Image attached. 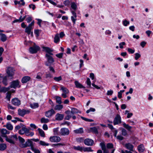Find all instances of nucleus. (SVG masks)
Returning <instances> with one entry per match:
<instances>
[{
  "instance_id": "obj_1",
  "label": "nucleus",
  "mask_w": 153,
  "mask_h": 153,
  "mask_svg": "<svg viewBox=\"0 0 153 153\" xmlns=\"http://www.w3.org/2000/svg\"><path fill=\"white\" fill-rule=\"evenodd\" d=\"M122 122L121 118L119 114H117L114 117L113 120V124L114 125H118Z\"/></svg>"
},
{
  "instance_id": "obj_2",
  "label": "nucleus",
  "mask_w": 153,
  "mask_h": 153,
  "mask_svg": "<svg viewBox=\"0 0 153 153\" xmlns=\"http://www.w3.org/2000/svg\"><path fill=\"white\" fill-rule=\"evenodd\" d=\"M30 111L28 110L21 109L19 108L18 110V114L22 117H24L25 114H29Z\"/></svg>"
},
{
  "instance_id": "obj_3",
  "label": "nucleus",
  "mask_w": 153,
  "mask_h": 153,
  "mask_svg": "<svg viewBox=\"0 0 153 153\" xmlns=\"http://www.w3.org/2000/svg\"><path fill=\"white\" fill-rule=\"evenodd\" d=\"M60 135L62 136L68 135L69 133V131L67 128H62L59 132Z\"/></svg>"
},
{
  "instance_id": "obj_4",
  "label": "nucleus",
  "mask_w": 153,
  "mask_h": 153,
  "mask_svg": "<svg viewBox=\"0 0 153 153\" xmlns=\"http://www.w3.org/2000/svg\"><path fill=\"white\" fill-rule=\"evenodd\" d=\"M15 70L13 68L10 67L7 70V73L9 77H12L14 74Z\"/></svg>"
},
{
  "instance_id": "obj_5",
  "label": "nucleus",
  "mask_w": 153,
  "mask_h": 153,
  "mask_svg": "<svg viewBox=\"0 0 153 153\" xmlns=\"http://www.w3.org/2000/svg\"><path fill=\"white\" fill-rule=\"evenodd\" d=\"M40 49V48L38 46L34 45L30 47L29 49V51L31 53H36Z\"/></svg>"
},
{
  "instance_id": "obj_6",
  "label": "nucleus",
  "mask_w": 153,
  "mask_h": 153,
  "mask_svg": "<svg viewBox=\"0 0 153 153\" xmlns=\"http://www.w3.org/2000/svg\"><path fill=\"white\" fill-rule=\"evenodd\" d=\"M32 142L30 140H28L25 143H21L20 146L22 148H25L28 146H30L31 148L33 147Z\"/></svg>"
},
{
  "instance_id": "obj_7",
  "label": "nucleus",
  "mask_w": 153,
  "mask_h": 153,
  "mask_svg": "<svg viewBox=\"0 0 153 153\" xmlns=\"http://www.w3.org/2000/svg\"><path fill=\"white\" fill-rule=\"evenodd\" d=\"M10 133V132L5 128H0V134L2 137H7V134Z\"/></svg>"
},
{
  "instance_id": "obj_8",
  "label": "nucleus",
  "mask_w": 153,
  "mask_h": 153,
  "mask_svg": "<svg viewBox=\"0 0 153 153\" xmlns=\"http://www.w3.org/2000/svg\"><path fill=\"white\" fill-rule=\"evenodd\" d=\"M50 141L52 142L57 143L61 140L60 138L58 136H53L49 138Z\"/></svg>"
},
{
  "instance_id": "obj_9",
  "label": "nucleus",
  "mask_w": 153,
  "mask_h": 153,
  "mask_svg": "<svg viewBox=\"0 0 153 153\" xmlns=\"http://www.w3.org/2000/svg\"><path fill=\"white\" fill-rule=\"evenodd\" d=\"M19 82L18 80L13 81L11 82L10 85V87L15 88L17 87H20L19 85Z\"/></svg>"
},
{
  "instance_id": "obj_10",
  "label": "nucleus",
  "mask_w": 153,
  "mask_h": 153,
  "mask_svg": "<svg viewBox=\"0 0 153 153\" xmlns=\"http://www.w3.org/2000/svg\"><path fill=\"white\" fill-rule=\"evenodd\" d=\"M12 104L15 106H19L21 104V101L18 98H15L11 100Z\"/></svg>"
},
{
  "instance_id": "obj_11",
  "label": "nucleus",
  "mask_w": 153,
  "mask_h": 153,
  "mask_svg": "<svg viewBox=\"0 0 153 153\" xmlns=\"http://www.w3.org/2000/svg\"><path fill=\"white\" fill-rule=\"evenodd\" d=\"M71 12L73 15L71 17V19L74 25L76 23V14L74 11L71 10Z\"/></svg>"
},
{
  "instance_id": "obj_12",
  "label": "nucleus",
  "mask_w": 153,
  "mask_h": 153,
  "mask_svg": "<svg viewBox=\"0 0 153 153\" xmlns=\"http://www.w3.org/2000/svg\"><path fill=\"white\" fill-rule=\"evenodd\" d=\"M84 144L87 146H92L94 143V141L90 139L87 138L84 140Z\"/></svg>"
},
{
  "instance_id": "obj_13",
  "label": "nucleus",
  "mask_w": 153,
  "mask_h": 153,
  "mask_svg": "<svg viewBox=\"0 0 153 153\" xmlns=\"http://www.w3.org/2000/svg\"><path fill=\"white\" fill-rule=\"evenodd\" d=\"M55 114V111L53 109H52L50 110L46 111L45 113V116L48 117H50L53 114Z\"/></svg>"
},
{
  "instance_id": "obj_14",
  "label": "nucleus",
  "mask_w": 153,
  "mask_h": 153,
  "mask_svg": "<svg viewBox=\"0 0 153 153\" xmlns=\"http://www.w3.org/2000/svg\"><path fill=\"white\" fill-rule=\"evenodd\" d=\"M65 113L67 115L65 116V120H69L70 118L72 117L74 115L70 110H68L66 111Z\"/></svg>"
},
{
  "instance_id": "obj_15",
  "label": "nucleus",
  "mask_w": 153,
  "mask_h": 153,
  "mask_svg": "<svg viewBox=\"0 0 153 153\" xmlns=\"http://www.w3.org/2000/svg\"><path fill=\"white\" fill-rule=\"evenodd\" d=\"M52 55L46 54L45 56L47 58L48 62L50 63H52L54 62V60L52 57Z\"/></svg>"
},
{
  "instance_id": "obj_16",
  "label": "nucleus",
  "mask_w": 153,
  "mask_h": 153,
  "mask_svg": "<svg viewBox=\"0 0 153 153\" xmlns=\"http://www.w3.org/2000/svg\"><path fill=\"white\" fill-rule=\"evenodd\" d=\"M125 148L130 151L134 152L133 150L134 146L130 143H128L125 144Z\"/></svg>"
},
{
  "instance_id": "obj_17",
  "label": "nucleus",
  "mask_w": 153,
  "mask_h": 153,
  "mask_svg": "<svg viewBox=\"0 0 153 153\" xmlns=\"http://www.w3.org/2000/svg\"><path fill=\"white\" fill-rule=\"evenodd\" d=\"M73 132L76 134H82L83 133L84 131L82 128H80L74 130Z\"/></svg>"
},
{
  "instance_id": "obj_18",
  "label": "nucleus",
  "mask_w": 153,
  "mask_h": 153,
  "mask_svg": "<svg viewBox=\"0 0 153 153\" xmlns=\"http://www.w3.org/2000/svg\"><path fill=\"white\" fill-rule=\"evenodd\" d=\"M43 48L45 51L47 53L46 54H51L53 55V54L52 53L53 51L50 48L47 47H43Z\"/></svg>"
},
{
  "instance_id": "obj_19",
  "label": "nucleus",
  "mask_w": 153,
  "mask_h": 153,
  "mask_svg": "<svg viewBox=\"0 0 153 153\" xmlns=\"http://www.w3.org/2000/svg\"><path fill=\"white\" fill-rule=\"evenodd\" d=\"M56 119L57 120H62L64 117V115L62 114H57L56 115Z\"/></svg>"
},
{
  "instance_id": "obj_20",
  "label": "nucleus",
  "mask_w": 153,
  "mask_h": 153,
  "mask_svg": "<svg viewBox=\"0 0 153 153\" xmlns=\"http://www.w3.org/2000/svg\"><path fill=\"white\" fill-rule=\"evenodd\" d=\"M137 149L139 152L140 153L143 152L145 150L143 145L142 144L138 146Z\"/></svg>"
},
{
  "instance_id": "obj_21",
  "label": "nucleus",
  "mask_w": 153,
  "mask_h": 153,
  "mask_svg": "<svg viewBox=\"0 0 153 153\" xmlns=\"http://www.w3.org/2000/svg\"><path fill=\"white\" fill-rule=\"evenodd\" d=\"M33 29V28L29 27L27 26V27L25 29V32L27 33L28 35L30 34V33L32 35H33V32H31V30Z\"/></svg>"
},
{
  "instance_id": "obj_22",
  "label": "nucleus",
  "mask_w": 153,
  "mask_h": 153,
  "mask_svg": "<svg viewBox=\"0 0 153 153\" xmlns=\"http://www.w3.org/2000/svg\"><path fill=\"white\" fill-rule=\"evenodd\" d=\"M30 79V77L29 76H25L23 77L22 80V83H26L29 81Z\"/></svg>"
},
{
  "instance_id": "obj_23",
  "label": "nucleus",
  "mask_w": 153,
  "mask_h": 153,
  "mask_svg": "<svg viewBox=\"0 0 153 153\" xmlns=\"http://www.w3.org/2000/svg\"><path fill=\"white\" fill-rule=\"evenodd\" d=\"M75 84L76 87L77 88H85V87L83 86L81 83H79L78 81H76L74 82Z\"/></svg>"
},
{
  "instance_id": "obj_24",
  "label": "nucleus",
  "mask_w": 153,
  "mask_h": 153,
  "mask_svg": "<svg viewBox=\"0 0 153 153\" xmlns=\"http://www.w3.org/2000/svg\"><path fill=\"white\" fill-rule=\"evenodd\" d=\"M0 39L3 42H5L7 39L6 35L3 33H0Z\"/></svg>"
},
{
  "instance_id": "obj_25",
  "label": "nucleus",
  "mask_w": 153,
  "mask_h": 153,
  "mask_svg": "<svg viewBox=\"0 0 153 153\" xmlns=\"http://www.w3.org/2000/svg\"><path fill=\"white\" fill-rule=\"evenodd\" d=\"M59 34L58 33L56 34L54 38V42L56 43H57L60 41V38L59 37Z\"/></svg>"
},
{
  "instance_id": "obj_26",
  "label": "nucleus",
  "mask_w": 153,
  "mask_h": 153,
  "mask_svg": "<svg viewBox=\"0 0 153 153\" xmlns=\"http://www.w3.org/2000/svg\"><path fill=\"white\" fill-rule=\"evenodd\" d=\"M122 125L123 126L129 131H130L132 128V127L129 126L128 124H126L124 122H123Z\"/></svg>"
},
{
  "instance_id": "obj_27",
  "label": "nucleus",
  "mask_w": 153,
  "mask_h": 153,
  "mask_svg": "<svg viewBox=\"0 0 153 153\" xmlns=\"http://www.w3.org/2000/svg\"><path fill=\"white\" fill-rule=\"evenodd\" d=\"M4 127H6V128L9 130H12L13 129V126L10 123H8L6 125H4Z\"/></svg>"
},
{
  "instance_id": "obj_28",
  "label": "nucleus",
  "mask_w": 153,
  "mask_h": 153,
  "mask_svg": "<svg viewBox=\"0 0 153 153\" xmlns=\"http://www.w3.org/2000/svg\"><path fill=\"white\" fill-rule=\"evenodd\" d=\"M73 148L75 150L79 151L81 152L82 151L83 147L80 146H73Z\"/></svg>"
},
{
  "instance_id": "obj_29",
  "label": "nucleus",
  "mask_w": 153,
  "mask_h": 153,
  "mask_svg": "<svg viewBox=\"0 0 153 153\" xmlns=\"http://www.w3.org/2000/svg\"><path fill=\"white\" fill-rule=\"evenodd\" d=\"M38 143L39 145L42 146H48L49 145V143L42 140H40Z\"/></svg>"
},
{
  "instance_id": "obj_30",
  "label": "nucleus",
  "mask_w": 153,
  "mask_h": 153,
  "mask_svg": "<svg viewBox=\"0 0 153 153\" xmlns=\"http://www.w3.org/2000/svg\"><path fill=\"white\" fill-rule=\"evenodd\" d=\"M82 151H83L84 152H93V150H92L91 147H83Z\"/></svg>"
},
{
  "instance_id": "obj_31",
  "label": "nucleus",
  "mask_w": 153,
  "mask_h": 153,
  "mask_svg": "<svg viewBox=\"0 0 153 153\" xmlns=\"http://www.w3.org/2000/svg\"><path fill=\"white\" fill-rule=\"evenodd\" d=\"M30 106L32 108L35 109L38 108L39 106V105L38 103H34L33 104H30Z\"/></svg>"
},
{
  "instance_id": "obj_32",
  "label": "nucleus",
  "mask_w": 153,
  "mask_h": 153,
  "mask_svg": "<svg viewBox=\"0 0 153 153\" xmlns=\"http://www.w3.org/2000/svg\"><path fill=\"white\" fill-rule=\"evenodd\" d=\"M7 148L6 145L4 143L0 144V150L3 151L5 150Z\"/></svg>"
},
{
  "instance_id": "obj_33",
  "label": "nucleus",
  "mask_w": 153,
  "mask_h": 153,
  "mask_svg": "<svg viewBox=\"0 0 153 153\" xmlns=\"http://www.w3.org/2000/svg\"><path fill=\"white\" fill-rule=\"evenodd\" d=\"M38 130L41 136L42 137H45V135L44 131L42 129L39 128H38Z\"/></svg>"
},
{
  "instance_id": "obj_34",
  "label": "nucleus",
  "mask_w": 153,
  "mask_h": 153,
  "mask_svg": "<svg viewBox=\"0 0 153 153\" xmlns=\"http://www.w3.org/2000/svg\"><path fill=\"white\" fill-rule=\"evenodd\" d=\"M14 4L15 5H16L17 4H20L22 5H24L25 4V3L24 0H20V1H14Z\"/></svg>"
},
{
  "instance_id": "obj_35",
  "label": "nucleus",
  "mask_w": 153,
  "mask_h": 153,
  "mask_svg": "<svg viewBox=\"0 0 153 153\" xmlns=\"http://www.w3.org/2000/svg\"><path fill=\"white\" fill-rule=\"evenodd\" d=\"M71 113L74 114L79 113V112L78 110L74 108H71Z\"/></svg>"
},
{
  "instance_id": "obj_36",
  "label": "nucleus",
  "mask_w": 153,
  "mask_h": 153,
  "mask_svg": "<svg viewBox=\"0 0 153 153\" xmlns=\"http://www.w3.org/2000/svg\"><path fill=\"white\" fill-rule=\"evenodd\" d=\"M71 7L74 10H76L77 8L76 4L74 2H72L71 3Z\"/></svg>"
},
{
  "instance_id": "obj_37",
  "label": "nucleus",
  "mask_w": 153,
  "mask_h": 153,
  "mask_svg": "<svg viewBox=\"0 0 153 153\" xmlns=\"http://www.w3.org/2000/svg\"><path fill=\"white\" fill-rule=\"evenodd\" d=\"M63 107V105H56L55 109L59 111L62 109Z\"/></svg>"
},
{
  "instance_id": "obj_38",
  "label": "nucleus",
  "mask_w": 153,
  "mask_h": 153,
  "mask_svg": "<svg viewBox=\"0 0 153 153\" xmlns=\"http://www.w3.org/2000/svg\"><path fill=\"white\" fill-rule=\"evenodd\" d=\"M9 90V89L5 88V87H2L1 88V86L0 85V92H3L4 93H5L7 91Z\"/></svg>"
},
{
  "instance_id": "obj_39",
  "label": "nucleus",
  "mask_w": 153,
  "mask_h": 153,
  "mask_svg": "<svg viewBox=\"0 0 153 153\" xmlns=\"http://www.w3.org/2000/svg\"><path fill=\"white\" fill-rule=\"evenodd\" d=\"M41 121L42 123H46L49 121V120L48 119L42 117L41 119Z\"/></svg>"
},
{
  "instance_id": "obj_40",
  "label": "nucleus",
  "mask_w": 153,
  "mask_h": 153,
  "mask_svg": "<svg viewBox=\"0 0 153 153\" xmlns=\"http://www.w3.org/2000/svg\"><path fill=\"white\" fill-rule=\"evenodd\" d=\"M53 77V75L51 74L49 72H48L45 74V77L46 78H51Z\"/></svg>"
},
{
  "instance_id": "obj_41",
  "label": "nucleus",
  "mask_w": 153,
  "mask_h": 153,
  "mask_svg": "<svg viewBox=\"0 0 153 153\" xmlns=\"http://www.w3.org/2000/svg\"><path fill=\"white\" fill-rule=\"evenodd\" d=\"M61 90H62L63 92L65 94H68L69 92L68 90L66 88H64L63 87H61Z\"/></svg>"
},
{
  "instance_id": "obj_42",
  "label": "nucleus",
  "mask_w": 153,
  "mask_h": 153,
  "mask_svg": "<svg viewBox=\"0 0 153 153\" xmlns=\"http://www.w3.org/2000/svg\"><path fill=\"white\" fill-rule=\"evenodd\" d=\"M2 82L3 84L5 85H7V76H5L4 77H3Z\"/></svg>"
},
{
  "instance_id": "obj_43",
  "label": "nucleus",
  "mask_w": 153,
  "mask_h": 153,
  "mask_svg": "<svg viewBox=\"0 0 153 153\" xmlns=\"http://www.w3.org/2000/svg\"><path fill=\"white\" fill-rule=\"evenodd\" d=\"M56 102L57 103L60 104L62 103L61 99V97L58 96L56 97Z\"/></svg>"
},
{
  "instance_id": "obj_44",
  "label": "nucleus",
  "mask_w": 153,
  "mask_h": 153,
  "mask_svg": "<svg viewBox=\"0 0 153 153\" xmlns=\"http://www.w3.org/2000/svg\"><path fill=\"white\" fill-rule=\"evenodd\" d=\"M100 146L101 147L103 151L106 150V147L105 144L103 143H100Z\"/></svg>"
},
{
  "instance_id": "obj_45",
  "label": "nucleus",
  "mask_w": 153,
  "mask_h": 153,
  "mask_svg": "<svg viewBox=\"0 0 153 153\" xmlns=\"http://www.w3.org/2000/svg\"><path fill=\"white\" fill-rule=\"evenodd\" d=\"M123 24L124 26H127L129 24V22L126 19H125L123 21Z\"/></svg>"
},
{
  "instance_id": "obj_46",
  "label": "nucleus",
  "mask_w": 153,
  "mask_h": 153,
  "mask_svg": "<svg viewBox=\"0 0 153 153\" xmlns=\"http://www.w3.org/2000/svg\"><path fill=\"white\" fill-rule=\"evenodd\" d=\"M63 4L65 6H69L70 4V1L69 0H65L64 1Z\"/></svg>"
},
{
  "instance_id": "obj_47",
  "label": "nucleus",
  "mask_w": 153,
  "mask_h": 153,
  "mask_svg": "<svg viewBox=\"0 0 153 153\" xmlns=\"http://www.w3.org/2000/svg\"><path fill=\"white\" fill-rule=\"evenodd\" d=\"M81 118L83 120H85L86 121L92 122L94 121V120L92 119H88L83 117H81Z\"/></svg>"
},
{
  "instance_id": "obj_48",
  "label": "nucleus",
  "mask_w": 153,
  "mask_h": 153,
  "mask_svg": "<svg viewBox=\"0 0 153 153\" xmlns=\"http://www.w3.org/2000/svg\"><path fill=\"white\" fill-rule=\"evenodd\" d=\"M6 140L11 143L14 144V141L12 139L9 138L7 137H6Z\"/></svg>"
},
{
  "instance_id": "obj_49",
  "label": "nucleus",
  "mask_w": 153,
  "mask_h": 153,
  "mask_svg": "<svg viewBox=\"0 0 153 153\" xmlns=\"http://www.w3.org/2000/svg\"><path fill=\"white\" fill-rule=\"evenodd\" d=\"M121 131H122V134L124 136H125L127 134V131H126V130L125 129L123 128L122 129Z\"/></svg>"
},
{
  "instance_id": "obj_50",
  "label": "nucleus",
  "mask_w": 153,
  "mask_h": 153,
  "mask_svg": "<svg viewBox=\"0 0 153 153\" xmlns=\"http://www.w3.org/2000/svg\"><path fill=\"white\" fill-rule=\"evenodd\" d=\"M11 94L7 92L6 94V98L8 100L10 101L11 98Z\"/></svg>"
},
{
  "instance_id": "obj_51",
  "label": "nucleus",
  "mask_w": 153,
  "mask_h": 153,
  "mask_svg": "<svg viewBox=\"0 0 153 153\" xmlns=\"http://www.w3.org/2000/svg\"><path fill=\"white\" fill-rule=\"evenodd\" d=\"M25 133L27 135H29L28 134L29 131V130L26 128L25 127H24Z\"/></svg>"
},
{
  "instance_id": "obj_52",
  "label": "nucleus",
  "mask_w": 153,
  "mask_h": 153,
  "mask_svg": "<svg viewBox=\"0 0 153 153\" xmlns=\"http://www.w3.org/2000/svg\"><path fill=\"white\" fill-rule=\"evenodd\" d=\"M58 129L59 128H58L54 129L53 131L55 135H60L59 132H58Z\"/></svg>"
},
{
  "instance_id": "obj_53",
  "label": "nucleus",
  "mask_w": 153,
  "mask_h": 153,
  "mask_svg": "<svg viewBox=\"0 0 153 153\" xmlns=\"http://www.w3.org/2000/svg\"><path fill=\"white\" fill-rule=\"evenodd\" d=\"M135 55L134 58L136 60H137L141 56L140 54L138 53H135Z\"/></svg>"
},
{
  "instance_id": "obj_54",
  "label": "nucleus",
  "mask_w": 153,
  "mask_h": 153,
  "mask_svg": "<svg viewBox=\"0 0 153 153\" xmlns=\"http://www.w3.org/2000/svg\"><path fill=\"white\" fill-rule=\"evenodd\" d=\"M54 79L56 81L59 82L62 79V77L60 76L58 77H54Z\"/></svg>"
},
{
  "instance_id": "obj_55",
  "label": "nucleus",
  "mask_w": 153,
  "mask_h": 153,
  "mask_svg": "<svg viewBox=\"0 0 153 153\" xmlns=\"http://www.w3.org/2000/svg\"><path fill=\"white\" fill-rule=\"evenodd\" d=\"M86 83L87 84V85L89 86V87H91V82L90 79L89 78H88L87 79Z\"/></svg>"
},
{
  "instance_id": "obj_56",
  "label": "nucleus",
  "mask_w": 153,
  "mask_h": 153,
  "mask_svg": "<svg viewBox=\"0 0 153 153\" xmlns=\"http://www.w3.org/2000/svg\"><path fill=\"white\" fill-rule=\"evenodd\" d=\"M31 150L34 153H40V152L39 150L34 148L33 147H31Z\"/></svg>"
},
{
  "instance_id": "obj_57",
  "label": "nucleus",
  "mask_w": 153,
  "mask_h": 153,
  "mask_svg": "<svg viewBox=\"0 0 153 153\" xmlns=\"http://www.w3.org/2000/svg\"><path fill=\"white\" fill-rule=\"evenodd\" d=\"M107 148L108 149L112 148L113 147V145L111 143H108L106 145Z\"/></svg>"
},
{
  "instance_id": "obj_58",
  "label": "nucleus",
  "mask_w": 153,
  "mask_h": 153,
  "mask_svg": "<svg viewBox=\"0 0 153 153\" xmlns=\"http://www.w3.org/2000/svg\"><path fill=\"white\" fill-rule=\"evenodd\" d=\"M126 45V43L124 42H122L120 43L119 45V47L120 48L122 49L123 48V46L125 45Z\"/></svg>"
},
{
  "instance_id": "obj_59",
  "label": "nucleus",
  "mask_w": 153,
  "mask_h": 153,
  "mask_svg": "<svg viewBox=\"0 0 153 153\" xmlns=\"http://www.w3.org/2000/svg\"><path fill=\"white\" fill-rule=\"evenodd\" d=\"M127 50L128 52L130 53H133L135 52L134 49H132L131 48H127Z\"/></svg>"
},
{
  "instance_id": "obj_60",
  "label": "nucleus",
  "mask_w": 153,
  "mask_h": 153,
  "mask_svg": "<svg viewBox=\"0 0 153 153\" xmlns=\"http://www.w3.org/2000/svg\"><path fill=\"white\" fill-rule=\"evenodd\" d=\"M21 17H20L19 19H15L13 21V23H15L17 22H22V20L21 19Z\"/></svg>"
},
{
  "instance_id": "obj_61",
  "label": "nucleus",
  "mask_w": 153,
  "mask_h": 153,
  "mask_svg": "<svg viewBox=\"0 0 153 153\" xmlns=\"http://www.w3.org/2000/svg\"><path fill=\"white\" fill-rule=\"evenodd\" d=\"M95 111V109L94 108H91L89 109L86 111V113H88L90 112H94Z\"/></svg>"
},
{
  "instance_id": "obj_62",
  "label": "nucleus",
  "mask_w": 153,
  "mask_h": 153,
  "mask_svg": "<svg viewBox=\"0 0 153 153\" xmlns=\"http://www.w3.org/2000/svg\"><path fill=\"white\" fill-rule=\"evenodd\" d=\"M18 138L19 141L21 143H24L25 142V140L23 138L20 136H19Z\"/></svg>"
},
{
  "instance_id": "obj_63",
  "label": "nucleus",
  "mask_w": 153,
  "mask_h": 153,
  "mask_svg": "<svg viewBox=\"0 0 153 153\" xmlns=\"http://www.w3.org/2000/svg\"><path fill=\"white\" fill-rule=\"evenodd\" d=\"M84 141V139L82 137H79L76 139V141L78 142L81 143Z\"/></svg>"
},
{
  "instance_id": "obj_64",
  "label": "nucleus",
  "mask_w": 153,
  "mask_h": 153,
  "mask_svg": "<svg viewBox=\"0 0 153 153\" xmlns=\"http://www.w3.org/2000/svg\"><path fill=\"white\" fill-rule=\"evenodd\" d=\"M19 133L21 134H23L25 133L24 127H23L19 131Z\"/></svg>"
}]
</instances>
